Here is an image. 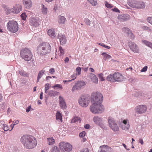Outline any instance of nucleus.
<instances>
[{"label": "nucleus", "instance_id": "f257e3e1", "mask_svg": "<svg viewBox=\"0 0 152 152\" xmlns=\"http://www.w3.org/2000/svg\"><path fill=\"white\" fill-rule=\"evenodd\" d=\"M92 104L90 106V110L93 113H101L104 110V106L102 104L103 96L99 92L92 93L91 95Z\"/></svg>", "mask_w": 152, "mask_h": 152}, {"label": "nucleus", "instance_id": "f03ea898", "mask_svg": "<svg viewBox=\"0 0 152 152\" xmlns=\"http://www.w3.org/2000/svg\"><path fill=\"white\" fill-rule=\"evenodd\" d=\"M20 142L25 148L31 149L34 148L37 145L35 138L30 135L26 134L21 137Z\"/></svg>", "mask_w": 152, "mask_h": 152}, {"label": "nucleus", "instance_id": "7ed1b4c3", "mask_svg": "<svg viewBox=\"0 0 152 152\" xmlns=\"http://www.w3.org/2000/svg\"><path fill=\"white\" fill-rule=\"evenodd\" d=\"M51 49V47L48 43H42L38 48V53L40 55H45L50 53Z\"/></svg>", "mask_w": 152, "mask_h": 152}, {"label": "nucleus", "instance_id": "20e7f679", "mask_svg": "<svg viewBox=\"0 0 152 152\" xmlns=\"http://www.w3.org/2000/svg\"><path fill=\"white\" fill-rule=\"evenodd\" d=\"M20 55L23 59L27 61L31 60L33 56L31 50L30 49L27 48L21 50Z\"/></svg>", "mask_w": 152, "mask_h": 152}, {"label": "nucleus", "instance_id": "39448f33", "mask_svg": "<svg viewBox=\"0 0 152 152\" xmlns=\"http://www.w3.org/2000/svg\"><path fill=\"white\" fill-rule=\"evenodd\" d=\"M17 23L15 21H9L7 24V29L13 33L16 32L18 30Z\"/></svg>", "mask_w": 152, "mask_h": 152}, {"label": "nucleus", "instance_id": "423d86ee", "mask_svg": "<svg viewBox=\"0 0 152 152\" xmlns=\"http://www.w3.org/2000/svg\"><path fill=\"white\" fill-rule=\"evenodd\" d=\"M59 147L61 151L68 152L72 149V145L69 143L62 142L60 143Z\"/></svg>", "mask_w": 152, "mask_h": 152}, {"label": "nucleus", "instance_id": "0eeeda50", "mask_svg": "<svg viewBox=\"0 0 152 152\" xmlns=\"http://www.w3.org/2000/svg\"><path fill=\"white\" fill-rule=\"evenodd\" d=\"M108 123L110 128L114 132L118 131L119 128L114 118L109 117L108 118Z\"/></svg>", "mask_w": 152, "mask_h": 152}, {"label": "nucleus", "instance_id": "6e6552de", "mask_svg": "<svg viewBox=\"0 0 152 152\" xmlns=\"http://www.w3.org/2000/svg\"><path fill=\"white\" fill-rule=\"evenodd\" d=\"M89 101L88 97L84 95H81L79 99V104L83 107H86L88 105Z\"/></svg>", "mask_w": 152, "mask_h": 152}, {"label": "nucleus", "instance_id": "1a4fd4ad", "mask_svg": "<svg viewBox=\"0 0 152 152\" xmlns=\"http://www.w3.org/2000/svg\"><path fill=\"white\" fill-rule=\"evenodd\" d=\"M86 83L83 81H78L75 84L73 87L72 91L74 92L75 91H78L80 90L82 87L86 85Z\"/></svg>", "mask_w": 152, "mask_h": 152}, {"label": "nucleus", "instance_id": "9d476101", "mask_svg": "<svg viewBox=\"0 0 152 152\" xmlns=\"http://www.w3.org/2000/svg\"><path fill=\"white\" fill-rule=\"evenodd\" d=\"M130 6L133 8L143 9L145 7V4L142 1H135L130 4Z\"/></svg>", "mask_w": 152, "mask_h": 152}, {"label": "nucleus", "instance_id": "9b49d317", "mask_svg": "<svg viewBox=\"0 0 152 152\" xmlns=\"http://www.w3.org/2000/svg\"><path fill=\"white\" fill-rule=\"evenodd\" d=\"M147 110V107L145 105H141L137 106L135 109V112L137 114H142Z\"/></svg>", "mask_w": 152, "mask_h": 152}, {"label": "nucleus", "instance_id": "f8f14e48", "mask_svg": "<svg viewBox=\"0 0 152 152\" xmlns=\"http://www.w3.org/2000/svg\"><path fill=\"white\" fill-rule=\"evenodd\" d=\"M128 45L130 49L134 53H139V48L138 46L135 43L131 41L129 42Z\"/></svg>", "mask_w": 152, "mask_h": 152}, {"label": "nucleus", "instance_id": "ddd939ff", "mask_svg": "<svg viewBox=\"0 0 152 152\" xmlns=\"http://www.w3.org/2000/svg\"><path fill=\"white\" fill-rule=\"evenodd\" d=\"M21 6L19 4L15 5L13 8L9 9L8 11L10 13L12 12L13 13H18L21 10Z\"/></svg>", "mask_w": 152, "mask_h": 152}, {"label": "nucleus", "instance_id": "4468645a", "mask_svg": "<svg viewBox=\"0 0 152 152\" xmlns=\"http://www.w3.org/2000/svg\"><path fill=\"white\" fill-rule=\"evenodd\" d=\"M115 82H120L123 81L124 79V77L122 75L118 72H115L113 74Z\"/></svg>", "mask_w": 152, "mask_h": 152}, {"label": "nucleus", "instance_id": "2eb2a0df", "mask_svg": "<svg viewBox=\"0 0 152 152\" xmlns=\"http://www.w3.org/2000/svg\"><path fill=\"white\" fill-rule=\"evenodd\" d=\"M59 102L60 107L63 109H65L67 107L66 102L61 96H59Z\"/></svg>", "mask_w": 152, "mask_h": 152}, {"label": "nucleus", "instance_id": "dca6fc26", "mask_svg": "<svg viewBox=\"0 0 152 152\" xmlns=\"http://www.w3.org/2000/svg\"><path fill=\"white\" fill-rule=\"evenodd\" d=\"M130 16L128 14L119 15L118 16V19L122 22L128 20L130 19Z\"/></svg>", "mask_w": 152, "mask_h": 152}, {"label": "nucleus", "instance_id": "f3484780", "mask_svg": "<svg viewBox=\"0 0 152 152\" xmlns=\"http://www.w3.org/2000/svg\"><path fill=\"white\" fill-rule=\"evenodd\" d=\"M93 121L97 125L101 126L102 122V118L98 116H95L93 118Z\"/></svg>", "mask_w": 152, "mask_h": 152}, {"label": "nucleus", "instance_id": "a211bd4d", "mask_svg": "<svg viewBox=\"0 0 152 152\" xmlns=\"http://www.w3.org/2000/svg\"><path fill=\"white\" fill-rule=\"evenodd\" d=\"M58 38L60 40V43L61 45H64L66 44L67 40L66 37L64 35L61 34H58Z\"/></svg>", "mask_w": 152, "mask_h": 152}, {"label": "nucleus", "instance_id": "6ab92c4d", "mask_svg": "<svg viewBox=\"0 0 152 152\" xmlns=\"http://www.w3.org/2000/svg\"><path fill=\"white\" fill-rule=\"evenodd\" d=\"M30 22L31 26L37 27L39 25V21L38 19L32 18L30 19Z\"/></svg>", "mask_w": 152, "mask_h": 152}, {"label": "nucleus", "instance_id": "aec40b11", "mask_svg": "<svg viewBox=\"0 0 152 152\" xmlns=\"http://www.w3.org/2000/svg\"><path fill=\"white\" fill-rule=\"evenodd\" d=\"M91 80L93 83L96 84L98 83V78L94 74L92 73H90L89 75Z\"/></svg>", "mask_w": 152, "mask_h": 152}, {"label": "nucleus", "instance_id": "412c9836", "mask_svg": "<svg viewBox=\"0 0 152 152\" xmlns=\"http://www.w3.org/2000/svg\"><path fill=\"white\" fill-rule=\"evenodd\" d=\"M110 150V149L108 146L103 145L100 147L99 151V152H109Z\"/></svg>", "mask_w": 152, "mask_h": 152}, {"label": "nucleus", "instance_id": "4be33fe9", "mask_svg": "<svg viewBox=\"0 0 152 152\" xmlns=\"http://www.w3.org/2000/svg\"><path fill=\"white\" fill-rule=\"evenodd\" d=\"M23 3L27 9H29L32 6V2L31 0H23Z\"/></svg>", "mask_w": 152, "mask_h": 152}, {"label": "nucleus", "instance_id": "5701e85b", "mask_svg": "<svg viewBox=\"0 0 152 152\" xmlns=\"http://www.w3.org/2000/svg\"><path fill=\"white\" fill-rule=\"evenodd\" d=\"M59 92L53 90L49 91L48 95L50 97H55V96L58 95Z\"/></svg>", "mask_w": 152, "mask_h": 152}, {"label": "nucleus", "instance_id": "b1692460", "mask_svg": "<svg viewBox=\"0 0 152 152\" xmlns=\"http://www.w3.org/2000/svg\"><path fill=\"white\" fill-rule=\"evenodd\" d=\"M48 35L52 38H54L56 36L55 32L53 29H49L48 31Z\"/></svg>", "mask_w": 152, "mask_h": 152}, {"label": "nucleus", "instance_id": "393cba45", "mask_svg": "<svg viewBox=\"0 0 152 152\" xmlns=\"http://www.w3.org/2000/svg\"><path fill=\"white\" fill-rule=\"evenodd\" d=\"M56 120H59L61 122H62V116L61 113L59 111H57L56 114Z\"/></svg>", "mask_w": 152, "mask_h": 152}, {"label": "nucleus", "instance_id": "a878e982", "mask_svg": "<svg viewBox=\"0 0 152 152\" xmlns=\"http://www.w3.org/2000/svg\"><path fill=\"white\" fill-rule=\"evenodd\" d=\"M114 77L113 74H110L107 77L106 79L108 81L115 82V80H114Z\"/></svg>", "mask_w": 152, "mask_h": 152}, {"label": "nucleus", "instance_id": "bb28decb", "mask_svg": "<svg viewBox=\"0 0 152 152\" xmlns=\"http://www.w3.org/2000/svg\"><path fill=\"white\" fill-rule=\"evenodd\" d=\"M58 22L59 23L64 24L65 22L66 18L63 16H59L58 17Z\"/></svg>", "mask_w": 152, "mask_h": 152}, {"label": "nucleus", "instance_id": "cd10ccee", "mask_svg": "<svg viewBox=\"0 0 152 152\" xmlns=\"http://www.w3.org/2000/svg\"><path fill=\"white\" fill-rule=\"evenodd\" d=\"M45 72V70H42L39 72L38 74L37 80V83H38L39 81V79L42 77V75L44 74Z\"/></svg>", "mask_w": 152, "mask_h": 152}, {"label": "nucleus", "instance_id": "c85d7f7f", "mask_svg": "<svg viewBox=\"0 0 152 152\" xmlns=\"http://www.w3.org/2000/svg\"><path fill=\"white\" fill-rule=\"evenodd\" d=\"M48 144L50 145H53L55 142V140L53 137H49L47 139Z\"/></svg>", "mask_w": 152, "mask_h": 152}, {"label": "nucleus", "instance_id": "c756f323", "mask_svg": "<svg viewBox=\"0 0 152 152\" xmlns=\"http://www.w3.org/2000/svg\"><path fill=\"white\" fill-rule=\"evenodd\" d=\"M80 122L81 120L80 118L78 117H75L72 118L71 120V122L72 123H80Z\"/></svg>", "mask_w": 152, "mask_h": 152}, {"label": "nucleus", "instance_id": "7c9ffc66", "mask_svg": "<svg viewBox=\"0 0 152 152\" xmlns=\"http://www.w3.org/2000/svg\"><path fill=\"white\" fill-rule=\"evenodd\" d=\"M102 54L103 56V59L105 61L107 59H110L111 56L110 55L106 54L105 53H103Z\"/></svg>", "mask_w": 152, "mask_h": 152}, {"label": "nucleus", "instance_id": "2f4dec72", "mask_svg": "<svg viewBox=\"0 0 152 152\" xmlns=\"http://www.w3.org/2000/svg\"><path fill=\"white\" fill-rule=\"evenodd\" d=\"M120 127L123 130H127L129 129L130 126L129 124H128L127 125L121 124Z\"/></svg>", "mask_w": 152, "mask_h": 152}, {"label": "nucleus", "instance_id": "473e14b6", "mask_svg": "<svg viewBox=\"0 0 152 152\" xmlns=\"http://www.w3.org/2000/svg\"><path fill=\"white\" fill-rule=\"evenodd\" d=\"M142 42L144 43L146 46L152 49V43L146 40H143Z\"/></svg>", "mask_w": 152, "mask_h": 152}, {"label": "nucleus", "instance_id": "72a5a7b5", "mask_svg": "<svg viewBox=\"0 0 152 152\" xmlns=\"http://www.w3.org/2000/svg\"><path fill=\"white\" fill-rule=\"evenodd\" d=\"M42 13L44 15H46L48 13V9L43 4L42 5Z\"/></svg>", "mask_w": 152, "mask_h": 152}, {"label": "nucleus", "instance_id": "f704fd0d", "mask_svg": "<svg viewBox=\"0 0 152 152\" xmlns=\"http://www.w3.org/2000/svg\"><path fill=\"white\" fill-rule=\"evenodd\" d=\"M51 152H59L58 147L56 146H54L50 150Z\"/></svg>", "mask_w": 152, "mask_h": 152}, {"label": "nucleus", "instance_id": "c9c22d12", "mask_svg": "<svg viewBox=\"0 0 152 152\" xmlns=\"http://www.w3.org/2000/svg\"><path fill=\"white\" fill-rule=\"evenodd\" d=\"M92 5L95 6L97 4L96 0H87Z\"/></svg>", "mask_w": 152, "mask_h": 152}, {"label": "nucleus", "instance_id": "e433bc0d", "mask_svg": "<svg viewBox=\"0 0 152 152\" xmlns=\"http://www.w3.org/2000/svg\"><path fill=\"white\" fill-rule=\"evenodd\" d=\"M19 74L22 76H26L27 75V74L23 70H19Z\"/></svg>", "mask_w": 152, "mask_h": 152}, {"label": "nucleus", "instance_id": "4c0bfd02", "mask_svg": "<svg viewBox=\"0 0 152 152\" xmlns=\"http://www.w3.org/2000/svg\"><path fill=\"white\" fill-rule=\"evenodd\" d=\"M123 31L124 33H127V34L129 33V31H130V30L128 28L124 27L122 28Z\"/></svg>", "mask_w": 152, "mask_h": 152}, {"label": "nucleus", "instance_id": "58836bf2", "mask_svg": "<svg viewBox=\"0 0 152 152\" xmlns=\"http://www.w3.org/2000/svg\"><path fill=\"white\" fill-rule=\"evenodd\" d=\"M76 71L77 72L76 74L77 75H80L81 74V69L80 67H77L76 69Z\"/></svg>", "mask_w": 152, "mask_h": 152}, {"label": "nucleus", "instance_id": "ea45409f", "mask_svg": "<svg viewBox=\"0 0 152 152\" xmlns=\"http://www.w3.org/2000/svg\"><path fill=\"white\" fill-rule=\"evenodd\" d=\"M128 34L130 38L131 39H133L134 38V36L132 32L131 31H129V33Z\"/></svg>", "mask_w": 152, "mask_h": 152}, {"label": "nucleus", "instance_id": "a19ab883", "mask_svg": "<svg viewBox=\"0 0 152 152\" xmlns=\"http://www.w3.org/2000/svg\"><path fill=\"white\" fill-rule=\"evenodd\" d=\"M84 22L87 25L89 26L91 25V21L88 18H85Z\"/></svg>", "mask_w": 152, "mask_h": 152}, {"label": "nucleus", "instance_id": "79ce46f5", "mask_svg": "<svg viewBox=\"0 0 152 152\" xmlns=\"http://www.w3.org/2000/svg\"><path fill=\"white\" fill-rule=\"evenodd\" d=\"M105 6L108 8H111L113 7L112 5L109 4L107 1H105Z\"/></svg>", "mask_w": 152, "mask_h": 152}, {"label": "nucleus", "instance_id": "37998d69", "mask_svg": "<svg viewBox=\"0 0 152 152\" xmlns=\"http://www.w3.org/2000/svg\"><path fill=\"white\" fill-rule=\"evenodd\" d=\"M98 76L99 77V79L101 81H104V79L103 77V74L102 73L99 74L98 75Z\"/></svg>", "mask_w": 152, "mask_h": 152}, {"label": "nucleus", "instance_id": "c03bdc74", "mask_svg": "<svg viewBox=\"0 0 152 152\" xmlns=\"http://www.w3.org/2000/svg\"><path fill=\"white\" fill-rule=\"evenodd\" d=\"M3 129L5 131H7L9 130V127L7 125L5 124H3Z\"/></svg>", "mask_w": 152, "mask_h": 152}, {"label": "nucleus", "instance_id": "a18cd8bd", "mask_svg": "<svg viewBox=\"0 0 152 152\" xmlns=\"http://www.w3.org/2000/svg\"><path fill=\"white\" fill-rule=\"evenodd\" d=\"M97 44H98L99 45H100L103 46V47L105 48L108 49H109L110 48V47L109 46H108L106 45H104L103 43H98Z\"/></svg>", "mask_w": 152, "mask_h": 152}, {"label": "nucleus", "instance_id": "49530a36", "mask_svg": "<svg viewBox=\"0 0 152 152\" xmlns=\"http://www.w3.org/2000/svg\"><path fill=\"white\" fill-rule=\"evenodd\" d=\"M50 87V85L49 83H46L45 85V90H48Z\"/></svg>", "mask_w": 152, "mask_h": 152}, {"label": "nucleus", "instance_id": "de8ad7c7", "mask_svg": "<svg viewBox=\"0 0 152 152\" xmlns=\"http://www.w3.org/2000/svg\"><path fill=\"white\" fill-rule=\"evenodd\" d=\"M85 131H83L79 134V136L80 137H83L85 136Z\"/></svg>", "mask_w": 152, "mask_h": 152}, {"label": "nucleus", "instance_id": "09e8293b", "mask_svg": "<svg viewBox=\"0 0 152 152\" xmlns=\"http://www.w3.org/2000/svg\"><path fill=\"white\" fill-rule=\"evenodd\" d=\"M22 20H25L26 18V16L25 13H23L20 15Z\"/></svg>", "mask_w": 152, "mask_h": 152}, {"label": "nucleus", "instance_id": "8fccbe9b", "mask_svg": "<svg viewBox=\"0 0 152 152\" xmlns=\"http://www.w3.org/2000/svg\"><path fill=\"white\" fill-rule=\"evenodd\" d=\"M142 28L144 30H147L150 31H152V30L149 27L147 26H143L142 27Z\"/></svg>", "mask_w": 152, "mask_h": 152}, {"label": "nucleus", "instance_id": "3c124183", "mask_svg": "<svg viewBox=\"0 0 152 152\" xmlns=\"http://www.w3.org/2000/svg\"><path fill=\"white\" fill-rule=\"evenodd\" d=\"M147 21L152 25V17H149L147 18Z\"/></svg>", "mask_w": 152, "mask_h": 152}, {"label": "nucleus", "instance_id": "603ef678", "mask_svg": "<svg viewBox=\"0 0 152 152\" xmlns=\"http://www.w3.org/2000/svg\"><path fill=\"white\" fill-rule=\"evenodd\" d=\"M53 88H54L55 87H57L59 88H60L61 89L62 88V87L60 84H56L54 85V86L52 87Z\"/></svg>", "mask_w": 152, "mask_h": 152}, {"label": "nucleus", "instance_id": "864d4df0", "mask_svg": "<svg viewBox=\"0 0 152 152\" xmlns=\"http://www.w3.org/2000/svg\"><path fill=\"white\" fill-rule=\"evenodd\" d=\"M148 67L147 66H145L141 70V72H146L147 69Z\"/></svg>", "mask_w": 152, "mask_h": 152}, {"label": "nucleus", "instance_id": "5fc2aeb1", "mask_svg": "<svg viewBox=\"0 0 152 152\" xmlns=\"http://www.w3.org/2000/svg\"><path fill=\"white\" fill-rule=\"evenodd\" d=\"M55 71V69L53 68H51L49 70L50 73L52 75L54 74Z\"/></svg>", "mask_w": 152, "mask_h": 152}, {"label": "nucleus", "instance_id": "6e6d98bb", "mask_svg": "<svg viewBox=\"0 0 152 152\" xmlns=\"http://www.w3.org/2000/svg\"><path fill=\"white\" fill-rule=\"evenodd\" d=\"M77 75L75 73L73 74L72 75H71V77L72 78V80H74L76 78Z\"/></svg>", "mask_w": 152, "mask_h": 152}, {"label": "nucleus", "instance_id": "4d7b16f0", "mask_svg": "<svg viewBox=\"0 0 152 152\" xmlns=\"http://www.w3.org/2000/svg\"><path fill=\"white\" fill-rule=\"evenodd\" d=\"M128 124H129V122H127V121L126 120H124L123 121V123L121 124L127 125Z\"/></svg>", "mask_w": 152, "mask_h": 152}, {"label": "nucleus", "instance_id": "13d9d810", "mask_svg": "<svg viewBox=\"0 0 152 152\" xmlns=\"http://www.w3.org/2000/svg\"><path fill=\"white\" fill-rule=\"evenodd\" d=\"M31 108V105H29L28 106V108L26 109V112L28 113L30 110Z\"/></svg>", "mask_w": 152, "mask_h": 152}, {"label": "nucleus", "instance_id": "bf43d9fd", "mask_svg": "<svg viewBox=\"0 0 152 152\" xmlns=\"http://www.w3.org/2000/svg\"><path fill=\"white\" fill-rule=\"evenodd\" d=\"M112 10L113 11L116 12H120V11L119 10H118L117 8H115L114 9H112Z\"/></svg>", "mask_w": 152, "mask_h": 152}, {"label": "nucleus", "instance_id": "052dcab7", "mask_svg": "<svg viewBox=\"0 0 152 152\" xmlns=\"http://www.w3.org/2000/svg\"><path fill=\"white\" fill-rule=\"evenodd\" d=\"M19 122V121H18V120H17L16 121H15V124H14L13 125V126L12 127V128L11 129V130H10V131H11L12 130V129H13V127H14V126L16 124H18Z\"/></svg>", "mask_w": 152, "mask_h": 152}, {"label": "nucleus", "instance_id": "680f3d73", "mask_svg": "<svg viewBox=\"0 0 152 152\" xmlns=\"http://www.w3.org/2000/svg\"><path fill=\"white\" fill-rule=\"evenodd\" d=\"M90 126L88 124H86L84 126V128L87 129H88L89 128Z\"/></svg>", "mask_w": 152, "mask_h": 152}, {"label": "nucleus", "instance_id": "e2e57ef3", "mask_svg": "<svg viewBox=\"0 0 152 152\" xmlns=\"http://www.w3.org/2000/svg\"><path fill=\"white\" fill-rule=\"evenodd\" d=\"M69 61V58L68 57H66L65 59H64V61L65 62H68V61Z\"/></svg>", "mask_w": 152, "mask_h": 152}, {"label": "nucleus", "instance_id": "0e129e2a", "mask_svg": "<svg viewBox=\"0 0 152 152\" xmlns=\"http://www.w3.org/2000/svg\"><path fill=\"white\" fill-rule=\"evenodd\" d=\"M43 93L41 92L40 94V99H43Z\"/></svg>", "mask_w": 152, "mask_h": 152}, {"label": "nucleus", "instance_id": "69168bd1", "mask_svg": "<svg viewBox=\"0 0 152 152\" xmlns=\"http://www.w3.org/2000/svg\"><path fill=\"white\" fill-rule=\"evenodd\" d=\"M139 142L141 144V145H142L143 144V141L142 139H140Z\"/></svg>", "mask_w": 152, "mask_h": 152}, {"label": "nucleus", "instance_id": "338daca9", "mask_svg": "<svg viewBox=\"0 0 152 152\" xmlns=\"http://www.w3.org/2000/svg\"><path fill=\"white\" fill-rule=\"evenodd\" d=\"M60 56L62 55H63L64 54V50H60Z\"/></svg>", "mask_w": 152, "mask_h": 152}, {"label": "nucleus", "instance_id": "774afa93", "mask_svg": "<svg viewBox=\"0 0 152 152\" xmlns=\"http://www.w3.org/2000/svg\"><path fill=\"white\" fill-rule=\"evenodd\" d=\"M3 96L2 94L0 92V102H1Z\"/></svg>", "mask_w": 152, "mask_h": 152}]
</instances>
